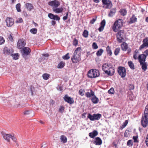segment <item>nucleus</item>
<instances>
[{
  "label": "nucleus",
  "instance_id": "20",
  "mask_svg": "<svg viewBox=\"0 0 148 148\" xmlns=\"http://www.w3.org/2000/svg\"><path fill=\"white\" fill-rule=\"evenodd\" d=\"M63 10V8L62 7L59 8H58V7L56 8H52V10L54 12L58 14L62 12Z\"/></svg>",
  "mask_w": 148,
  "mask_h": 148
},
{
  "label": "nucleus",
  "instance_id": "2",
  "mask_svg": "<svg viewBox=\"0 0 148 148\" xmlns=\"http://www.w3.org/2000/svg\"><path fill=\"white\" fill-rule=\"evenodd\" d=\"M123 25V20L122 19L119 18L115 21L112 26V30L114 32H116L120 29Z\"/></svg>",
  "mask_w": 148,
  "mask_h": 148
},
{
  "label": "nucleus",
  "instance_id": "23",
  "mask_svg": "<svg viewBox=\"0 0 148 148\" xmlns=\"http://www.w3.org/2000/svg\"><path fill=\"white\" fill-rule=\"evenodd\" d=\"M25 6L27 10L30 11L34 8L33 5L29 3H27L25 4Z\"/></svg>",
  "mask_w": 148,
  "mask_h": 148
},
{
  "label": "nucleus",
  "instance_id": "50",
  "mask_svg": "<svg viewBox=\"0 0 148 148\" xmlns=\"http://www.w3.org/2000/svg\"><path fill=\"white\" fill-rule=\"evenodd\" d=\"M102 54V49H100L96 53V55L97 56H100Z\"/></svg>",
  "mask_w": 148,
  "mask_h": 148
},
{
  "label": "nucleus",
  "instance_id": "12",
  "mask_svg": "<svg viewBox=\"0 0 148 148\" xmlns=\"http://www.w3.org/2000/svg\"><path fill=\"white\" fill-rule=\"evenodd\" d=\"M5 22L6 23L7 26L8 27H11L14 24V20L12 18L7 17L5 20Z\"/></svg>",
  "mask_w": 148,
  "mask_h": 148
},
{
  "label": "nucleus",
  "instance_id": "53",
  "mask_svg": "<svg viewBox=\"0 0 148 148\" xmlns=\"http://www.w3.org/2000/svg\"><path fill=\"white\" fill-rule=\"evenodd\" d=\"M128 97L131 101H132L134 99V96L132 94H129L128 96Z\"/></svg>",
  "mask_w": 148,
  "mask_h": 148
},
{
  "label": "nucleus",
  "instance_id": "61",
  "mask_svg": "<svg viewBox=\"0 0 148 148\" xmlns=\"http://www.w3.org/2000/svg\"><path fill=\"white\" fill-rule=\"evenodd\" d=\"M8 38L9 40L10 41H13V38L11 34H10L9 35V36H8Z\"/></svg>",
  "mask_w": 148,
  "mask_h": 148
},
{
  "label": "nucleus",
  "instance_id": "22",
  "mask_svg": "<svg viewBox=\"0 0 148 148\" xmlns=\"http://www.w3.org/2000/svg\"><path fill=\"white\" fill-rule=\"evenodd\" d=\"M137 21V18L134 14L132 15V17L130 18L129 23L132 24L136 22Z\"/></svg>",
  "mask_w": 148,
  "mask_h": 148
},
{
  "label": "nucleus",
  "instance_id": "42",
  "mask_svg": "<svg viewBox=\"0 0 148 148\" xmlns=\"http://www.w3.org/2000/svg\"><path fill=\"white\" fill-rule=\"evenodd\" d=\"M87 117L91 121H93L94 120L93 114L92 115L91 114L88 113V114Z\"/></svg>",
  "mask_w": 148,
  "mask_h": 148
},
{
  "label": "nucleus",
  "instance_id": "1",
  "mask_svg": "<svg viewBox=\"0 0 148 148\" xmlns=\"http://www.w3.org/2000/svg\"><path fill=\"white\" fill-rule=\"evenodd\" d=\"M102 70L107 75L112 76L114 74L115 70L112 65L110 63H106L102 65Z\"/></svg>",
  "mask_w": 148,
  "mask_h": 148
},
{
  "label": "nucleus",
  "instance_id": "46",
  "mask_svg": "<svg viewBox=\"0 0 148 148\" xmlns=\"http://www.w3.org/2000/svg\"><path fill=\"white\" fill-rule=\"evenodd\" d=\"M114 89L113 88H111L108 91V93L110 94H113L114 93Z\"/></svg>",
  "mask_w": 148,
  "mask_h": 148
},
{
  "label": "nucleus",
  "instance_id": "8",
  "mask_svg": "<svg viewBox=\"0 0 148 148\" xmlns=\"http://www.w3.org/2000/svg\"><path fill=\"white\" fill-rule=\"evenodd\" d=\"M71 60L73 63H77L80 61L81 59L79 56L78 54H73V55L71 57Z\"/></svg>",
  "mask_w": 148,
  "mask_h": 148
},
{
  "label": "nucleus",
  "instance_id": "11",
  "mask_svg": "<svg viewBox=\"0 0 148 148\" xmlns=\"http://www.w3.org/2000/svg\"><path fill=\"white\" fill-rule=\"evenodd\" d=\"M143 44L140 46L139 49L141 51L142 49L147 47H148V37H146L143 40Z\"/></svg>",
  "mask_w": 148,
  "mask_h": 148
},
{
  "label": "nucleus",
  "instance_id": "6",
  "mask_svg": "<svg viewBox=\"0 0 148 148\" xmlns=\"http://www.w3.org/2000/svg\"><path fill=\"white\" fill-rule=\"evenodd\" d=\"M148 113L144 112V115L142 116L141 124L143 126L145 127L148 125Z\"/></svg>",
  "mask_w": 148,
  "mask_h": 148
},
{
  "label": "nucleus",
  "instance_id": "43",
  "mask_svg": "<svg viewBox=\"0 0 148 148\" xmlns=\"http://www.w3.org/2000/svg\"><path fill=\"white\" fill-rule=\"evenodd\" d=\"M127 145L129 147L132 146L133 145V142L132 140H128L127 143Z\"/></svg>",
  "mask_w": 148,
  "mask_h": 148
},
{
  "label": "nucleus",
  "instance_id": "38",
  "mask_svg": "<svg viewBox=\"0 0 148 148\" xmlns=\"http://www.w3.org/2000/svg\"><path fill=\"white\" fill-rule=\"evenodd\" d=\"M21 5L20 3L17 4L16 6V8L17 12H21V10L20 9Z\"/></svg>",
  "mask_w": 148,
  "mask_h": 148
},
{
  "label": "nucleus",
  "instance_id": "27",
  "mask_svg": "<svg viewBox=\"0 0 148 148\" xmlns=\"http://www.w3.org/2000/svg\"><path fill=\"white\" fill-rule=\"evenodd\" d=\"M139 50L136 49L133 53V58L135 60H138V55L139 53Z\"/></svg>",
  "mask_w": 148,
  "mask_h": 148
},
{
  "label": "nucleus",
  "instance_id": "45",
  "mask_svg": "<svg viewBox=\"0 0 148 148\" xmlns=\"http://www.w3.org/2000/svg\"><path fill=\"white\" fill-rule=\"evenodd\" d=\"M85 92V90L83 89H81L79 90V94L81 96H83L84 95V92Z\"/></svg>",
  "mask_w": 148,
  "mask_h": 148
},
{
  "label": "nucleus",
  "instance_id": "63",
  "mask_svg": "<svg viewBox=\"0 0 148 148\" xmlns=\"http://www.w3.org/2000/svg\"><path fill=\"white\" fill-rule=\"evenodd\" d=\"M30 113V111L28 110H26L24 112V114L25 115H28Z\"/></svg>",
  "mask_w": 148,
  "mask_h": 148
},
{
  "label": "nucleus",
  "instance_id": "54",
  "mask_svg": "<svg viewBox=\"0 0 148 148\" xmlns=\"http://www.w3.org/2000/svg\"><path fill=\"white\" fill-rule=\"evenodd\" d=\"M78 43V41L76 38H75L73 41V44L74 46H76Z\"/></svg>",
  "mask_w": 148,
  "mask_h": 148
},
{
  "label": "nucleus",
  "instance_id": "4",
  "mask_svg": "<svg viewBox=\"0 0 148 148\" xmlns=\"http://www.w3.org/2000/svg\"><path fill=\"white\" fill-rule=\"evenodd\" d=\"M125 35V34L124 30L118 31L116 34L117 41L120 43L122 42L124 40V37Z\"/></svg>",
  "mask_w": 148,
  "mask_h": 148
},
{
  "label": "nucleus",
  "instance_id": "32",
  "mask_svg": "<svg viewBox=\"0 0 148 148\" xmlns=\"http://www.w3.org/2000/svg\"><path fill=\"white\" fill-rule=\"evenodd\" d=\"M92 102L94 103H97L98 102V99L94 95L91 99Z\"/></svg>",
  "mask_w": 148,
  "mask_h": 148
},
{
  "label": "nucleus",
  "instance_id": "55",
  "mask_svg": "<svg viewBox=\"0 0 148 148\" xmlns=\"http://www.w3.org/2000/svg\"><path fill=\"white\" fill-rule=\"evenodd\" d=\"M120 51V49L119 48H116L114 52V54L116 56L119 53Z\"/></svg>",
  "mask_w": 148,
  "mask_h": 148
},
{
  "label": "nucleus",
  "instance_id": "34",
  "mask_svg": "<svg viewBox=\"0 0 148 148\" xmlns=\"http://www.w3.org/2000/svg\"><path fill=\"white\" fill-rule=\"evenodd\" d=\"M130 69H134V64L131 61H129L127 63Z\"/></svg>",
  "mask_w": 148,
  "mask_h": 148
},
{
  "label": "nucleus",
  "instance_id": "24",
  "mask_svg": "<svg viewBox=\"0 0 148 148\" xmlns=\"http://www.w3.org/2000/svg\"><path fill=\"white\" fill-rule=\"evenodd\" d=\"M121 46L122 50L124 51H126L128 47L127 44L125 42H123L121 45Z\"/></svg>",
  "mask_w": 148,
  "mask_h": 148
},
{
  "label": "nucleus",
  "instance_id": "15",
  "mask_svg": "<svg viewBox=\"0 0 148 148\" xmlns=\"http://www.w3.org/2000/svg\"><path fill=\"white\" fill-rule=\"evenodd\" d=\"M63 99L65 101L67 102L70 104H72L74 103V100L73 98L69 97L67 95H65L63 97Z\"/></svg>",
  "mask_w": 148,
  "mask_h": 148
},
{
  "label": "nucleus",
  "instance_id": "29",
  "mask_svg": "<svg viewBox=\"0 0 148 148\" xmlns=\"http://www.w3.org/2000/svg\"><path fill=\"white\" fill-rule=\"evenodd\" d=\"M61 142L63 143H65L67 142V138L64 135H62L60 137Z\"/></svg>",
  "mask_w": 148,
  "mask_h": 148
},
{
  "label": "nucleus",
  "instance_id": "47",
  "mask_svg": "<svg viewBox=\"0 0 148 148\" xmlns=\"http://www.w3.org/2000/svg\"><path fill=\"white\" fill-rule=\"evenodd\" d=\"M64 107L62 106H61L59 109V111L62 113L64 112Z\"/></svg>",
  "mask_w": 148,
  "mask_h": 148
},
{
  "label": "nucleus",
  "instance_id": "41",
  "mask_svg": "<svg viewBox=\"0 0 148 148\" xmlns=\"http://www.w3.org/2000/svg\"><path fill=\"white\" fill-rule=\"evenodd\" d=\"M37 29L36 28H33L30 30V32L33 34H35L37 33Z\"/></svg>",
  "mask_w": 148,
  "mask_h": 148
},
{
  "label": "nucleus",
  "instance_id": "36",
  "mask_svg": "<svg viewBox=\"0 0 148 148\" xmlns=\"http://www.w3.org/2000/svg\"><path fill=\"white\" fill-rule=\"evenodd\" d=\"M128 123V121L127 120L125 121V122L123 124L122 126L120 127V128L121 130L123 129L127 125Z\"/></svg>",
  "mask_w": 148,
  "mask_h": 148
},
{
  "label": "nucleus",
  "instance_id": "51",
  "mask_svg": "<svg viewBox=\"0 0 148 148\" xmlns=\"http://www.w3.org/2000/svg\"><path fill=\"white\" fill-rule=\"evenodd\" d=\"M5 42L4 38L0 36V45L3 44Z\"/></svg>",
  "mask_w": 148,
  "mask_h": 148
},
{
  "label": "nucleus",
  "instance_id": "39",
  "mask_svg": "<svg viewBox=\"0 0 148 148\" xmlns=\"http://www.w3.org/2000/svg\"><path fill=\"white\" fill-rule=\"evenodd\" d=\"M88 32L86 30H85L83 33V36L85 38H87L88 36Z\"/></svg>",
  "mask_w": 148,
  "mask_h": 148
},
{
  "label": "nucleus",
  "instance_id": "5",
  "mask_svg": "<svg viewBox=\"0 0 148 148\" xmlns=\"http://www.w3.org/2000/svg\"><path fill=\"white\" fill-rule=\"evenodd\" d=\"M1 134L4 139L6 140L8 142H9L10 141V138H11L14 142H16V138L11 134H7L3 132H2Z\"/></svg>",
  "mask_w": 148,
  "mask_h": 148
},
{
  "label": "nucleus",
  "instance_id": "7",
  "mask_svg": "<svg viewBox=\"0 0 148 148\" xmlns=\"http://www.w3.org/2000/svg\"><path fill=\"white\" fill-rule=\"evenodd\" d=\"M117 71L122 78L124 77L126 75V70L125 67L119 66L118 68Z\"/></svg>",
  "mask_w": 148,
  "mask_h": 148
},
{
  "label": "nucleus",
  "instance_id": "26",
  "mask_svg": "<svg viewBox=\"0 0 148 148\" xmlns=\"http://www.w3.org/2000/svg\"><path fill=\"white\" fill-rule=\"evenodd\" d=\"M141 65V68L142 69L145 71L147 69V62H145L140 63Z\"/></svg>",
  "mask_w": 148,
  "mask_h": 148
},
{
  "label": "nucleus",
  "instance_id": "30",
  "mask_svg": "<svg viewBox=\"0 0 148 148\" xmlns=\"http://www.w3.org/2000/svg\"><path fill=\"white\" fill-rule=\"evenodd\" d=\"M65 64V63L63 61H61L58 64L57 68L58 69H62L64 67Z\"/></svg>",
  "mask_w": 148,
  "mask_h": 148
},
{
  "label": "nucleus",
  "instance_id": "35",
  "mask_svg": "<svg viewBox=\"0 0 148 148\" xmlns=\"http://www.w3.org/2000/svg\"><path fill=\"white\" fill-rule=\"evenodd\" d=\"M94 120H98L100 119L101 116V114H93Z\"/></svg>",
  "mask_w": 148,
  "mask_h": 148
},
{
  "label": "nucleus",
  "instance_id": "48",
  "mask_svg": "<svg viewBox=\"0 0 148 148\" xmlns=\"http://www.w3.org/2000/svg\"><path fill=\"white\" fill-rule=\"evenodd\" d=\"M92 47L94 49H97L98 48V47L96 43L95 42L93 43L92 45Z\"/></svg>",
  "mask_w": 148,
  "mask_h": 148
},
{
  "label": "nucleus",
  "instance_id": "64",
  "mask_svg": "<svg viewBox=\"0 0 148 148\" xmlns=\"http://www.w3.org/2000/svg\"><path fill=\"white\" fill-rule=\"evenodd\" d=\"M144 53H145V55L146 56V57L147 56H148V49L145 50Z\"/></svg>",
  "mask_w": 148,
  "mask_h": 148
},
{
  "label": "nucleus",
  "instance_id": "56",
  "mask_svg": "<svg viewBox=\"0 0 148 148\" xmlns=\"http://www.w3.org/2000/svg\"><path fill=\"white\" fill-rule=\"evenodd\" d=\"M16 23H21L23 22V19L22 18H19L16 21Z\"/></svg>",
  "mask_w": 148,
  "mask_h": 148
},
{
  "label": "nucleus",
  "instance_id": "58",
  "mask_svg": "<svg viewBox=\"0 0 148 148\" xmlns=\"http://www.w3.org/2000/svg\"><path fill=\"white\" fill-rule=\"evenodd\" d=\"M134 87L133 85L130 84L129 86V89L130 90H133L134 89Z\"/></svg>",
  "mask_w": 148,
  "mask_h": 148
},
{
  "label": "nucleus",
  "instance_id": "10",
  "mask_svg": "<svg viewBox=\"0 0 148 148\" xmlns=\"http://www.w3.org/2000/svg\"><path fill=\"white\" fill-rule=\"evenodd\" d=\"M102 3L104 5L103 7L106 8L110 9L112 6V5L111 0H102Z\"/></svg>",
  "mask_w": 148,
  "mask_h": 148
},
{
  "label": "nucleus",
  "instance_id": "44",
  "mask_svg": "<svg viewBox=\"0 0 148 148\" xmlns=\"http://www.w3.org/2000/svg\"><path fill=\"white\" fill-rule=\"evenodd\" d=\"M63 59L65 60H67L70 58V56H69V53H67L64 56L62 57Z\"/></svg>",
  "mask_w": 148,
  "mask_h": 148
},
{
  "label": "nucleus",
  "instance_id": "14",
  "mask_svg": "<svg viewBox=\"0 0 148 148\" xmlns=\"http://www.w3.org/2000/svg\"><path fill=\"white\" fill-rule=\"evenodd\" d=\"M25 45L26 42L23 39H21L18 40L17 46L18 49H21L23 48Z\"/></svg>",
  "mask_w": 148,
  "mask_h": 148
},
{
  "label": "nucleus",
  "instance_id": "28",
  "mask_svg": "<svg viewBox=\"0 0 148 148\" xmlns=\"http://www.w3.org/2000/svg\"><path fill=\"white\" fill-rule=\"evenodd\" d=\"M94 95V92L92 90H90V92H86L85 94L86 96L88 98H90L93 97Z\"/></svg>",
  "mask_w": 148,
  "mask_h": 148
},
{
  "label": "nucleus",
  "instance_id": "37",
  "mask_svg": "<svg viewBox=\"0 0 148 148\" xmlns=\"http://www.w3.org/2000/svg\"><path fill=\"white\" fill-rule=\"evenodd\" d=\"M106 51L108 54L110 56H111L112 54V52L111 51L110 47L108 46L106 48Z\"/></svg>",
  "mask_w": 148,
  "mask_h": 148
},
{
  "label": "nucleus",
  "instance_id": "25",
  "mask_svg": "<svg viewBox=\"0 0 148 148\" xmlns=\"http://www.w3.org/2000/svg\"><path fill=\"white\" fill-rule=\"evenodd\" d=\"M116 12V9L115 8L112 9L108 14V16L110 17L113 16L114 15Z\"/></svg>",
  "mask_w": 148,
  "mask_h": 148
},
{
  "label": "nucleus",
  "instance_id": "13",
  "mask_svg": "<svg viewBox=\"0 0 148 148\" xmlns=\"http://www.w3.org/2000/svg\"><path fill=\"white\" fill-rule=\"evenodd\" d=\"M14 50L12 48H9L5 47L3 49V53L5 55H11L12 53L14 52Z\"/></svg>",
  "mask_w": 148,
  "mask_h": 148
},
{
  "label": "nucleus",
  "instance_id": "16",
  "mask_svg": "<svg viewBox=\"0 0 148 148\" xmlns=\"http://www.w3.org/2000/svg\"><path fill=\"white\" fill-rule=\"evenodd\" d=\"M60 2L54 0L51 1L49 2V5L52 7V8H57L60 5Z\"/></svg>",
  "mask_w": 148,
  "mask_h": 148
},
{
  "label": "nucleus",
  "instance_id": "33",
  "mask_svg": "<svg viewBox=\"0 0 148 148\" xmlns=\"http://www.w3.org/2000/svg\"><path fill=\"white\" fill-rule=\"evenodd\" d=\"M119 12L121 15L124 16L126 14L127 11L125 9H122L120 10L119 11Z\"/></svg>",
  "mask_w": 148,
  "mask_h": 148
},
{
  "label": "nucleus",
  "instance_id": "19",
  "mask_svg": "<svg viewBox=\"0 0 148 148\" xmlns=\"http://www.w3.org/2000/svg\"><path fill=\"white\" fill-rule=\"evenodd\" d=\"M48 17L51 19L59 21L60 19V17L57 15H54L52 13H49L48 14Z\"/></svg>",
  "mask_w": 148,
  "mask_h": 148
},
{
  "label": "nucleus",
  "instance_id": "40",
  "mask_svg": "<svg viewBox=\"0 0 148 148\" xmlns=\"http://www.w3.org/2000/svg\"><path fill=\"white\" fill-rule=\"evenodd\" d=\"M50 75L47 73H45L42 75V77L45 80H47L49 79Z\"/></svg>",
  "mask_w": 148,
  "mask_h": 148
},
{
  "label": "nucleus",
  "instance_id": "60",
  "mask_svg": "<svg viewBox=\"0 0 148 148\" xmlns=\"http://www.w3.org/2000/svg\"><path fill=\"white\" fill-rule=\"evenodd\" d=\"M96 18H93L92 19H91L90 20V23L92 24H93L95 22V21H96Z\"/></svg>",
  "mask_w": 148,
  "mask_h": 148
},
{
  "label": "nucleus",
  "instance_id": "9",
  "mask_svg": "<svg viewBox=\"0 0 148 148\" xmlns=\"http://www.w3.org/2000/svg\"><path fill=\"white\" fill-rule=\"evenodd\" d=\"M23 52L22 55L23 57L26 59L27 55H29L31 52V50L29 48L27 47H23L22 49Z\"/></svg>",
  "mask_w": 148,
  "mask_h": 148
},
{
  "label": "nucleus",
  "instance_id": "21",
  "mask_svg": "<svg viewBox=\"0 0 148 148\" xmlns=\"http://www.w3.org/2000/svg\"><path fill=\"white\" fill-rule=\"evenodd\" d=\"M98 132L96 130H94L92 132H90L89 134V136L92 138H94L97 135Z\"/></svg>",
  "mask_w": 148,
  "mask_h": 148
},
{
  "label": "nucleus",
  "instance_id": "17",
  "mask_svg": "<svg viewBox=\"0 0 148 148\" xmlns=\"http://www.w3.org/2000/svg\"><path fill=\"white\" fill-rule=\"evenodd\" d=\"M147 57L145 54H142L139 55L138 56V60L139 63L145 62Z\"/></svg>",
  "mask_w": 148,
  "mask_h": 148
},
{
  "label": "nucleus",
  "instance_id": "57",
  "mask_svg": "<svg viewBox=\"0 0 148 148\" xmlns=\"http://www.w3.org/2000/svg\"><path fill=\"white\" fill-rule=\"evenodd\" d=\"M68 16V12H67L66 13V14L65 16H64L63 17V20L65 21L67 19Z\"/></svg>",
  "mask_w": 148,
  "mask_h": 148
},
{
  "label": "nucleus",
  "instance_id": "62",
  "mask_svg": "<svg viewBox=\"0 0 148 148\" xmlns=\"http://www.w3.org/2000/svg\"><path fill=\"white\" fill-rule=\"evenodd\" d=\"M144 112L148 113V104L145 107Z\"/></svg>",
  "mask_w": 148,
  "mask_h": 148
},
{
  "label": "nucleus",
  "instance_id": "31",
  "mask_svg": "<svg viewBox=\"0 0 148 148\" xmlns=\"http://www.w3.org/2000/svg\"><path fill=\"white\" fill-rule=\"evenodd\" d=\"M10 56L12 57V58L13 60H17L19 58V55L18 53L14 54H12V53Z\"/></svg>",
  "mask_w": 148,
  "mask_h": 148
},
{
  "label": "nucleus",
  "instance_id": "52",
  "mask_svg": "<svg viewBox=\"0 0 148 148\" xmlns=\"http://www.w3.org/2000/svg\"><path fill=\"white\" fill-rule=\"evenodd\" d=\"M138 136H133V139L134 140V142L135 143H138L139 141L138 140Z\"/></svg>",
  "mask_w": 148,
  "mask_h": 148
},
{
  "label": "nucleus",
  "instance_id": "18",
  "mask_svg": "<svg viewBox=\"0 0 148 148\" xmlns=\"http://www.w3.org/2000/svg\"><path fill=\"white\" fill-rule=\"evenodd\" d=\"M93 143L96 145H100L102 143V140L99 137H97L94 139V140H92Z\"/></svg>",
  "mask_w": 148,
  "mask_h": 148
},
{
  "label": "nucleus",
  "instance_id": "3",
  "mask_svg": "<svg viewBox=\"0 0 148 148\" xmlns=\"http://www.w3.org/2000/svg\"><path fill=\"white\" fill-rule=\"evenodd\" d=\"M87 75L89 78H92L98 77L99 75V73L98 70L92 69L88 71Z\"/></svg>",
  "mask_w": 148,
  "mask_h": 148
},
{
  "label": "nucleus",
  "instance_id": "49",
  "mask_svg": "<svg viewBox=\"0 0 148 148\" xmlns=\"http://www.w3.org/2000/svg\"><path fill=\"white\" fill-rule=\"evenodd\" d=\"M81 48L80 47H77L75 51L74 52L73 54H77L78 51H80L81 50Z\"/></svg>",
  "mask_w": 148,
  "mask_h": 148
},
{
  "label": "nucleus",
  "instance_id": "59",
  "mask_svg": "<svg viewBox=\"0 0 148 148\" xmlns=\"http://www.w3.org/2000/svg\"><path fill=\"white\" fill-rule=\"evenodd\" d=\"M30 91L32 94V95L33 94V91L34 90V87L32 85L30 86Z\"/></svg>",
  "mask_w": 148,
  "mask_h": 148
}]
</instances>
